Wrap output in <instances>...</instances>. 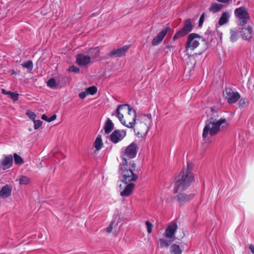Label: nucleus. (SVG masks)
Returning <instances> with one entry per match:
<instances>
[{"mask_svg": "<svg viewBox=\"0 0 254 254\" xmlns=\"http://www.w3.org/2000/svg\"><path fill=\"white\" fill-rule=\"evenodd\" d=\"M228 126L226 120L219 117L217 113H214L212 117L206 122L203 128L202 136L206 138L208 135L212 136L220 130L226 129Z\"/></svg>", "mask_w": 254, "mask_h": 254, "instance_id": "obj_1", "label": "nucleus"}, {"mask_svg": "<svg viewBox=\"0 0 254 254\" xmlns=\"http://www.w3.org/2000/svg\"><path fill=\"white\" fill-rule=\"evenodd\" d=\"M112 115H115L126 127L132 128L135 124L136 111L128 104L119 105Z\"/></svg>", "mask_w": 254, "mask_h": 254, "instance_id": "obj_2", "label": "nucleus"}, {"mask_svg": "<svg viewBox=\"0 0 254 254\" xmlns=\"http://www.w3.org/2000/svg\"><path fill=\"white\" fill-rule=\"evenodd\" d=\"M135 164L133 162H130L127 164V161H123L120 164L119 172L121 174V180L122 182L127 184L131 182L136 181L138 176L134 173Z\"/></svg>", "mask_w": 254, "mask_h": 254, "instance_id": "obj_3", "label": "nucleus"}, {"mask_svg": "<svg viewBox=\"0 0 254 254\" xmlns=\"http://www.w3.org/2000/svg\"><path fill=\"white\" fill-rule=\"evenodd\" d=\"M194 180V176L190 171H184L181 175L176 178L175 190L176 192L183 191L190 186Z\"/></svg>", "mask_w": 254, "mask_h": 254, "instance_id": "obj_4", "label": "nucleus"}, {"mask_svg": "<svg viewBox=\"0 0 254 254\" xmlns=\"http://www.w3.org/2000/svg\"><path fill=\"white\" fill-rule=\"evenodd\" d=\"M203 41V38L199 35L195 33L190 34L186 43V52L189 56H193L194 53L193 51Z\"/></svg>", "mask_w": 254, "mask_h": 254, "instance_id": "obj_5", "label": "nucleus"}, {"mask_svg": "<svg viewBox=\"0 0 254 254\" xmlns=\"http://www.w3.org/2000/svg\"><path fill=\"white\" fill-rule=\"evenodd\" d=\"M151 124V117L150 115L143 116L140 121L135 123V130L137 134L142 135L148 131L149 126Z\"/></svg>", "mask_w": 254, "mask_h": 254, "instance_id": "obj_6", "label": "nucleus"}, {"mask_svg": "<svg viewBox=\"0 0 254 254\" xmlns=\"http://www.w3.org/2000/svg\"><path fill=\"white\" fill-rule=\"evenodd\" d=\"M234 14L238 19L240 25L243 26L247 23V21L250 18L249 13L244 6H241L235 9Z\"/></svg>", "mask_w": 254, "mask_h": 254, "instance_id": "obj_7", "label": "nucleus"}, {"mask_svg": "<svg viewBox=\"0 0 254 254\" xmlns=\"http://www.w3.org/2000/svg\"><path fill=\"white\" fill-rule=\"evenodd\" d=\"M138 150V146L137 143L136 142L131 143L123 151L122 156L124 160L123 161H125L127 159L134 158L136 155Z\"/></svg>", "mask_w": 254, "mask_h": 254, "instance_id": "obj_8", "label": "nucleus"}, {"mask_svg": "<svg viewBox=\"0 0 254 254\" xmlns=\"http://www.w3.org/2000/svg\"><path fill=\"white\" fill-rule=\"evenodd\" d=\"M192 25L191 20L190 19L186 20L185 21L184 26L183 28L180 30L179 32L175 34L173 39L174 40L177 39L180 37H183L187 35L192 30Z\"/></svg>", "mask_w": 254, "mask_h": 254, "instance_id": "obj_9", "label": "nucleus"}, {"mask_svg": "<svg viewBox=\"0 0 254 254\" xmlns=\"http://www.w3.org/2000/svg\"><path fill=\"white\" fill-rule=\"evenodd\" d=\"M223 94L229 104L236 103L241 97L238 92L233 91L230 88H226Z\"/></svg>", "mask_w": 254, "mask_h": 254, "instance_id": "obj_10", "label": "nucleus"}, {"mask_svg": "<svg viewBox=\"0 0 254 254\" xmlns=\"http://www.w3.org/2000/svg\"><path fill=\"white\" fill-rule=\"evenodd\" d=\"M127 135L125 130H115L111 134V140L115 143H117L123 140Z\"/></svg>", "mask_w": 254, "mask_h": 254, "instance_id": "obj_11", "label": "nucleus"}, {"mask_svg": "<svg viewBox=\"0 0 254 254\" xmlns=\"http://www.w3.org/2000/svg\"><path fill=\"white\" fill-rule=\"evenodd\" d=\"M177 225L175 222L170 223L167 226L165 233L164 235L167 238H169L172 240L175 239V234L177 229Z\"/></svg>", "mask_w": 254, "mask_h": 254, "instance_id": "obj_12", "label": "nucleus"}, {"mask_svg": "<svg viewBox=\"0 0 254 254\" xmlns=\"http://www.w3.org/2000/svg\"><path fill=\"white\" fill-rule=\"evenodd\" d=\"M129 48V47L128 46H124L120 48L114 49L108 54V56L114 57L124 56Z\"/></svg>", "mask_w": 254, "mask_h": 254, "instance_id": "obj_13", "label": "nucleus"}, {"mask_svg": "<svg viewBox=\"0 0 254 254\" xmlns=\"http://www.w3.org/2000/svg\"><path fill=\"white\" fill-rule=\"evenodd\" d=\"M169 29V27H166L160 32H159L157 36L153 39L152 41V45L153 46H156L159 44L163 40L164 38L167 34V33Z\"/></svg>", "mask_w": 254, "mask_h": 254, "instance_id": "obj_14", "label": "nucleus"}, {"mask_svg": "<svg viewBox=\"0 0 254 254\" xmlns=\"http://www.w3.org/2000/svg\"><path fill=\"white\" fill-rule=\"evenodd\" d=\"M13 158L11 155L5 156L0 162V169L5 170L10 168L12 164Z\"/></svg>", "mask_w": 254, "mask_h": 254, "instance_id": "obj_15", "label": "nucleus"}, {"mask_svg": "<svg viewBox=\"0 0 254 254\" xmlns=\"http://www.w3.org/2000/svg\"><path fill=\"white\" fill-rule=\"evenodd\" d=\"M91 57L83 54H79L76 57V62L78 65L85 66L90 62Z\"/></svg>", "mask_w": 254, "mask_h": 254, "instance_id": "obj_16", "label": "nucleus"}, {"mask_svg": "<svg viewBox=\"0 0 254 254\" xmlns=\"http://www.w3.org/2000/svg\"><path fill=\"white\" fill-rule=\"evenodd\" d=\"M240 32H241V36L242 38L245 40H249L252 37L253 30L250 26L247 27L242 28Z\"/></svg>", "mask_w": 254, "mask_h": 254, "instance_id": "obj_17", "label": "nucleus"}, {"mask_svg": "<svg viewBox=\"0 0 254 254\" xmlns=\"http://www.w3.org/2000/svg\"><path fill=\"white\" fill-rule=\"evenodd\" d=\"M135 187V184L132 183H128L124 189L121 192L122 196H128L130 195Z\"/></svg>", "mask_w": 254, "mask_h": 254, "instance_id": "obj_18", "label": "nucleus"}, {"mask_svg": "<svg viewBox=\"0 0 254 254\" xmlns=\"http://www.w3.org/2000/svg\"><path fill=\"white\" fill-rule=\"evenodd\" d=\"M240 30L241 28L239 27H235L230 29V39L232 42H235L238 39Z\"/></svg>", "mask_w": 254, "mask_h": 254, "instance_id": "obj_19", "label": "nucleus"}, {"mask_svg": "<svg viewBox=\"0 0 254 254\" xmlns=\"http://www.w3.org/2000/svg\"><path fill=\"white\" fill-rule=\"evenodd\" d=\"M230 17V14L229 12L226 11L223 12L218 21V25L221 26L227 23Z\"/></svg>", "mask_w": 254, "mask_h": 254, "instance_id": "obj_20", "label": "nucleus"}, {"mask_svg": "<svg viewBox=\"0 0 254 254\" xmlns=\"http://www.w3.org/2000/svg\"><path fill=\"white\" fill-rule=\"evenodd\" d=\"M11 192V187L6 185L3 186L0 191V196L2 198H6L10 196Z\"/></svg>", "mask_w": 254, "mask_h": 254, "instance_id": "obj_21", "label": "nucleus"}, {"mask_svg": "<svg viewBox=\"0 0 254 254\" xmlns=\"http://www.w3.org/2000/svg\"><path fill=\"white\" fill-rule=\"evenodd\" d=\"M193 197V194L187 195L185 193H180L176 196V199L180 203H183L188 201Z\"/></svg>", "mask_w": 254, "mask_h": 254, "instance_id": "obj_22", "label": "nucleus"}, {"mask_svg": "<svg viewBox=\"0 0 254 254\" xmlns=\"http://www.w3.org/2000/svg\"><path fill=\"white\" fill-rule=\"evenodd\" d=\"M223 7L222 4L212 3L209 8V10L212 13H216L220 11Z\"/></svg>", "mask_w": 254, "mask_h": 254, "instance_id": "obj_23", "label": "nucleus"}, {"mask_svg": "<svg viewBox=\"0 0 254 254\" xmlns=\"http://www.w3.org/2000/svg\"><path fill=\"white\" fill-rule=\"evenodd\" d=\"M114 128V124L112 123V121L110 119H108L105 124L104 127L105 132L106 133H110Z\"/></svg>", "mask_w": 254, "mask_h": 254, "instance_id": "obj_24", "label": "nucleus"}, {"mask_svg": "<svg viewBox=\"0 0 254 254\" xmlns=\"http://www.w3.org/2000/svg\"><path fill=\"white\" fill-rule=\"evenodd\" d=\"M100 49L98 47L89 50L88 53L90 54V57L92 58H96L99 55Z\"/></svg>", "mask_w": 254, "mask_h": 254, "instance_id": "obj_25", "label": "nucleus"}, {"mask_svg": "<svg viewBox=\"0 0 254 254\" xmlns=\"http://www.w3.org/2000/svg\"><path fill=\"white\" fill-rule=\"evenodd\" d=\"M94 147L96 149V150H100L102 145V137L101 135H98L94 143Z\"/></svg>", "mask_w": 254, "mask_h": 254, "instance_id": "obj_26", "label": "nucleus"}, {"mask_svg": "<svg viewBox=\"0 0 254 254\" xmlns=\"http://www.w3.org/2000/svg\"><path fill=\"white\" fill-rule=\"evenodd\" d=\"M48 86L53 89H57L58 87L59 83L54 78H50L47 82Z\"/></svg>", "mask_w": 254, "mask_h": 254, "instance_id": "obj_27", "label": "nucleus"}, {"mask_svg": "<svg viewBox=\"0 0 254 254\" xmlns=\"http://www.w3.org/2000/svg\"><path fill=\"white\" fill-rule=\"evenodd\" d=\"M170 251L171 253L173 254H181L182 252L180 247L176 244H174L171 246L170 248Z\"/></svg>", "mask_w": 254, "mask_h": 254, "instance_id": "obj_28", "label": "nucleus"}, {"mask_svg": "<svg viewBox=\"0 0 254 254\" xmlns=\"http://www.w3.org/2000/svg\"><path fill=\"white\" fill-rule=\"evenodd\" d=\"M18 181L20 185H27L30 183V179L28 177L21 176L19 177Z\"/></svg>", "mask_w": 254, "mask_h": 254, "instance_id": "obj_29", "label": "nucleus"}, {"mask_svg": "<svg viewBox=\"0 0 254 254\" xmlns=\"http://www.w3.org/2000/svg\"><path fill=\"white\" fill-rule=\"evenodd\" d=\"M173 240H167L164 238L159 239V242L161 248H168L170 245V243Z\"/></svg>", "mask_w": 254, "mask_h": 254, "instance_id": "obj_30", "label": "nucleus"}, {"mask_svg": "<svg viewBox=\"0 0 254 254\" xmlns=\"http://www.w3.org/2000/svg\"><path fill=\"white\" fill-rule=\"evenodd\" d=\"M13 157L14 159L15 163L16 164L21 165L23 164L24 161L22 158L16 153H14L13 155Z\"/></svg>", "mask_w": 254, "mask_h": 254, "instance_id": "obj_31", "label": "nucleus"}, {"mask_svg": "<svg viewBox=\"0 0 254 254\" xmlns=\"http://www.w3.org/2000/svg\"><path fill=\"white\" fill-rule=\"evenodd\" d=\"M22 65L23 67L27 68L30 72L33 69V65L31 61H28V62L23 64Z\"/></svg>", "mask_w": 254, "mask_h": 254, "instance_id": "obj_32", "label": "nucleus"}, {"mask_svg": "<svg viewBox=\"0 0 254 254\" xmlns=\"http://www.w3.org/2000/svg\"><path fill=\"white\" fill-rule=\"evenodd\" d=\"M85 90L88 93V95H94L97 92V88L94 86L87 88L85 89Z\"/></svg>", "mask_w": 254, "mask_h": 254, "instance_id": "obj_33", "label": "nucleus"}, {"mask_svg": "<svg viewBox=\"0 0 254 254\" xmlns=\"http://www.w3.org/2000/svg\"><path fill=\"white\" fill-rule=\"evenodd\" d=\"M26 115L30 118L31 119V120H32L33 121L36 118V114L31 111H29V110H28L26 112Z\"/></svg>", "mask_w": 254, "mask_h": 254, "instance_id": "obj_34", "label": "nucleus"}, {"mask_svg": "<svg viewBox=\"0 0 254 254\" xmlns=\"http://www.w3.org/2000/svg\"><path fill=\"white\" fill-rule=\"evenodd\" d=\"M34 123V128L35 129H37L39 128V127L42 125V122L40 120H36L35 119L33 120Z\"/></svg>", "mask_w": 254, "mask_h": 254, "instance_id": "obj_35", "label": "nucleus"}, {"mask_svg": "<svg viewBox=\"0 0 254 254\" xmlns=\"http://www.w3.org/2000/svg\"><path fill=\"white\" fill-rule=\"evenodd\" d=\"M10 98L14 101H16L18 100V94L16 92H11L10 94Z\"/></svg>", "mask_w": 254, "mask_h": 254, "instance_id": "obj_36", "label": "nucleus"}, {"mask_svg": "<svg viewBox=\"0 0 254 254\" xmlns=\"http://www.w3.org/2000/svg\"><path fill=\"white\" fill-rule=\"evenodd\" d=\"M146 225L148 233H151L152 232V223H151L149 221H146Z\"/></svg>", "mask_w": 254, "mask_h": 254, "instance_id": "obj_37", "label": "nucleus"}, {"mask_svg": "<svg viewBox=\"0 0 254 254\" xmlns=\"http://www.w3.org/2000/svg\"><path fill=\"white\" fill-rule=\"evenodd\" d=\"M247 103V99H241L239 102V107L241 108H243V107H244L246 105Z\"/></svg>", "mask_w": 254, "mask_h": 254, "instance_id": "obj_38", "label": "nucleus"}, {"mask_svg": "<svg viewBox=\"0 0 254 254\" xmlns=\"http://www.w3.org/2000/svg\"><path fill=\"white\" fill-rule=\"evenodd\" d=\"M69 71L73 72H78L79 69L74 65H72L69 67Z\"/></svg>", "mask_w": 254, "mask_h": 254, "instance_id": "obj_39", "label": "nucleus"}, {"mask_svg": "<svg viewBox=\"0 0 254 254\" xmlns=\"http://www.w3.org/2000/svg\"><path fill=\"white\" fill-rule=\"evenodd\" d=\"M88 95V93L87 92V91H86V90H85L83 92H82L81 93H80L79 94V97L81 98V99H83L86 96Z\"/></svg>", "mask_w": 254, "mask_h": 254, "instance_id": "obj_40", "label": "nucleus"}, {"mask_svg": "<svg viewBox=\"0 0 254 254\" xmlns=\"http://www.w3.org/2000/svg\"><path fill=\"white\" fill-rule=\"evenodd\" d=\"M113 224H114V222H112L109 225V226L107 227L106 228V232L107 233H110L112 229H113Z\"/></svg>", "mask_w": 254, "mask_h": 254, "instance_id": "obj_41", "label": "nucleus"}, {"mask_svg": "<svg viewBox=\"0 0 254 254\" xmlns=\"http://www.w3.org/2000/svg\"><path fill=\"white\" fill-rule=\"evenodd\" d=\"M204 13H202L200 17L199 21V26H201L202 24L203 21H204Z\"/></svg>", "mask_w": 254, "mask_h": 254, "instance_id": "obj_42", "label": "nucleus"}, {"mask_svg": "<svg viewBox=\"0 0 254 254\" xmlns=\"http://www.w3.org/2000/svg\"><path fill=\"white\" fill-rule=\"evenodd\" d=\"M57 118V116L56 115H54L53 116H51L50 118H49L48 122H51L53 121H54Z\"/></svg>", "mask_w": 254, "mask_h": 254, "instance_id": "obj_43", "label": "nucleus"}, {"mask_svg": "<svg viewBox=\"0 0 254 254\" xmlns=\"http://www.w3.org/2000/svg\"><path fill=\"white\" fill-rule=\"evenodd\" d=\"M1 92L2 94L6 95H10L11 93V91H7L4 89H2Z\"/></svg>", "mask_w": 254, "mask_h": 254, "instance_id": "obj_44", "label": "nucleus"}, {"mask_svg": "<svg viewBox=\"0 0 254 254\" xmlns=\"http://www.w3.org/2000/svg\"><path fill=\"white\" fill-rule=\"evenodd\" d=\"M249 249L253 254H254V246L252 244L249 245Z\"/></svg>", "mask_w": 254, "mask_h": 254, "instance_id": "obj_45", "label": "nucleus"}, {"mask_svg": "<svg viewBox=\"0 0 254 254\" xmlns=\"http://www.w3.org/2000/svg\"><path fill=\"white\" fill-rule=\"evenodd\" d=\"M42 119L44 120H45L47 122H48V120H49V118L47 117V116L45 115H43V116H42Z\"/></svg>", "mask_w": 254, "mask_h": 254, "instance_id": "obj_46", "label": "nucleus"}, {"mask_svg": "<svg viewBox=\"0 0 254 254\" xmlns=\"http://www.w3.org/2000/svg\"><path fill=\"white\" fill-rule=\"evenodd\" d=\"M119 187H120L121 189H122V185H120L119 186Z\"/></svg>", "mask_w": 254, "mask_h": 254, "instance_id": "obj_47", "label": "nucleus"}]
</instances>
